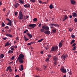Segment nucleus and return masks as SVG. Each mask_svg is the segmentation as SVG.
Returning <instances> with one entry per match:
<instances>
[{"label":"nucleus","instance_id":"obj_1","mask_svg":"<svg viewBox=\"0 0 77 77\" xmlns=\"http://www.w3.org/2000/svg\"><path fill=\"white\" fill-rule=\"evenodd\" d=\"M49 26H51L50 27L51 28L52 32H54V33H55L56 32L57 29L56 28H55L54 26H58L59 27V25L57 24V23H51L49 24Z\"/></svg>","mask_w":77,"mask_h":77},{"label":"nucleus","instance_id":"obj_2","mask_svg":"<svg viewBox=\"0 0 77 77\" xmlns=\"http://www.w3.org/2000/svg\"><path fill=\"white\" fill-rule=\"evenodd\" d=\"M24 57V55H23V54L22 53H21L19 55L17 58V60H19V62H20V63H22L23 64V63L24 62V61L23 60V58Z\"/></svg>","mask_w":77,"mask_h":77},{"label":"nucleus","instance_id":"obj_3","mask_svg":"<svg viewBox=\"0 0 77 77\" xmlns=\"http://www.w3.org/2000/svg\"><path fill=\"white\" fill-rule=\"evenodd\" d=\"M18 18L19 20H21V19H23V14H22V12L21 11H20L19 12V15L18 16Z\"/></svg>","mask_w":77,"mask_h":77},{"label":"nucleus","instance_id":"obj_4","mask_svg":"<svg viewBox=\"0 0 77 77\" xmlns=\"http://www.w3.org/2000/svg\"><path fill=\"white\" fill-rule=\"evenodd\" d=\"M48 27L47 26H46V25H44L43 26H42V28L41 29H40V32H45V29H48Z\"/></svg>","mask_w":77,"mask_h":77},{"label":"nucleus","instance_id":"obj_5","mask_svg":"<svg viewBox=\"0 0 77 77\" xmlns=\"http://www.w3.org/2000/svg\"><path fill=\"white\" fill-rule=\"evenodd\" d=\"M58 49V46L57 45H55V46H52L51 49L50 51H57Z\"/></svg>","mask_w":77,"mask_h":77},{"label":"nucleus","instance_id":"obj_6","mask_svg":"<svg viewBox=\"0 0 77 77\" xmlns=\"http://www.w3.org/2000/svg\"><path fill=\"white\" fill-rule=\"evenodd\" d=\"M46 26L48 27V29H45V30L44 32V33H45V34H48V35H49L50 33V30H49V27L48 26Z\"/></svg>","mask_w":77,"mask_h":77},{"label":"nucleus","instance_id":"obj_7","mask_svg":"<svg viewBox=\"0 0 77 77\" xmlns=\"http://www.w3.org/2000/svg\"><path fill=\"white\" fill-rule=\"evenodd\" d=\"M28 26H29V27H32V28H34L35 27V26H36V24H32V23H31V24H29L28 25Z\"/></svg>","mask_w":77,"mask_h":77},{"label":"nucleus","instance_id":"obj_8","mask_svg":"<svg viewBox=\"0 0 77 77\" xmlns=\"http://www.w3.org/2000/svg\"><path fill=\"white\" fill-rule=\"evenodd\" d=\"M68 57V55H64V54L63 55H62V56L61 57V58H63V59H64V60H65V58H66V57Z\"/></svg>","mask_w":77,"mask_h":77},{"label":"nucleus","instance_id":"obj_9","mask_svg":"<svg viewBox=\"0 0 77 77\" xmlns=\"http://www.w3.org/2000/svg\"><path fill=\"white\" fill-rule=\"evenodd\" d=\"M67 18H68V16L64 15L63 17V21H65V20H66V19H67Z\"/></svg>","mask_w":77,"mask_h":77},{"label":"nucleus","instance_id":"obj_10","mask_svg":"<svg viewBox=\"0 0 77 77\" xmlns=\"http://www.w3.org/2000/svg\"><path fill=\"white\" fill-rule=\"evenodd\" d=\"M60 70H61V72H63V73H66V69H64V68H61Z\"/></svg>","mask_w":77,"mask_h":77},{"label":"nucleus","instance_id":"obj_11","mask_svg":"<svg viewBox=\"0 0 77 77\" xmlns=\"http://www.w3.org/2000/svg\"><path fill=\"white\" fill-rule=\"evenodd\" d=\"M72 16L74 17H77V14L75 12H74L73 13H72Z\"/></svg>","mask_w":77,"mask_h":77},{"label":"nucleus","instance_id":"obj_12","mask_svg":"<svg viewBox=\"0 0 77 77\" xmlns=\"http://www.w3.org/2000/svg\"><path fill=\"white\" fill-rule=\"evenodd\" d=\"M27 35H28V36L30 38H31L32 37V34H31L30 33H27Z\"/></svg>","mask_w":77,"mask_h":77},{"label":"nucleus","instance_id":"obj_13","mask_svg":"<svg viewBox=\"0 0 77 77\" xmlns=\"http://www.w3.org/2000/svg\"><path fill=\"white\" fill-rule=\"evenodd\" d=\"M7 25H10V26H12V21L11 20L9 19V23H7Z\"/></svg>","mask_w":77,"mask_h":77},{"label":"nucleus","instance_id":"obj_14","mask_svg":"<svg viewBox=\"0 0 77 77\" xmlns=\"http://www.w3.org/2000/svg\"><path fill=\"white\" fill-rule=\"evenodd\" d=\"M13 51H11V50L10 49L9 50L8 52V54H11V53L12 54H13Z\"/></svg>","mask_w":77,"mask_h":77},{"label":"nucleus","instance_id":"obj_15","mask_svg":"<svg viewBox=\"0 0 77 77\" xmlns=\"http://www.w3.org/2000/svg\"><path fill=\"white\" fill-rule=\"evenodd\" d=\"M58 60V58H57V57H55L53 58V60L54 61H57Z\"/></svg>","mask_w":77,"mask_h":77},{"label":"nucleus","instance_id":"obj_16","mask_svg":"<svg viewBox=\"0 0 77 77\" xmlns=\"http://www.w3.org/2000/svg\"><path fill=\"white\" fill-rule=\"evenodd\" d=\"M70 2L72 4H74L76 3V2L75 1V0H70Z\"/></svg>","mask_w":77,"mask_h":77},{"label":"nucleus","instance_id":"obj_17","mask_svg":"<svg viewBox=\"0 0 77 77\" xmlns=\"http://www.w3.org/2000/svg\"><path fill=\"white\" fill-rule=\"evenodd\" d=\"M6 35L7 36H9L10 37H13L12 35H11L10 33H7Z\"/></svg>","mask_w":77,"mask_h":77},{"label":"nucleus","instance_id":"obj_18","mask_svg":"<svg viewBox=\"0 0 77 77\" xmlns=\"http://www.w3.org/2000/svg\"><path fill=\"white\" fill-rule=\"evenodd\" d=\"M5 57V55L4 54H2L0 55V58H3Z\"/></svg>","mask_w":77,"mask_h":77},{"label":"nucleus","instance_id":"obj_19","mask_svg":"<svg viewBox=\"0 0 77 77\" xmlns=\"http://www.w3.org/2000/svg\"><path fill=\"white\" fill-rule=\"evenodd\" d=\"M19 4H18V3H16V4H15V5H14L15 8H17V7H18V6H19Z\"/></svg>","mask_w":77,"mask_h":77},{"label":"nucleus","instance_id":"obj_20","mask_svg":"<svg viewBox=\"0 0 77 77\" xmlns=\"http://www.w3.org/2000/svg\"><path fill=\"white\" fill-rule=\"evenodd\" d=\"M62 45L63 44H62L61 41V42H60L59 43V47H60V48H61V47H62Z\"/></svg>","mask_w":77,"mask_h":77},{"label":"nucleus","instance_id":"obj_21","mask_svg":"<svg viewBox=\"0 0 77 77\" xmlns=\"http://www.w3.org/2000/svg\"><path fill=\"white\" fill-rule=\"evenodd\" d=\"M11 45V43H10L8 42H6V43L5 46H7L9 45Z\"/></svg>","mask_w":77,"mask_h":77},{"label":"nucleus","instance_id":"obj_22","mask_svg":"<svg viewBox=\"0 0 77 77\" xmlns=\"http://www.w3.org/2000/svg\"><path fill=\"white\" fill-rule=\"evenodd\" d=\"M9 72L11 73V72L12 71V69L11 68V67H10V66H9Z\"/></svg>","mask_w":77,"mask_h":77},{"label":"nucleus","instance_id":"obj_23","mask_svg":"<svg viewBox=\"0 0 77 77\" xmlns=\"http://www.w3.org/2000/svg\"><path fill=\"white\" fill-rule=\"evenodd\" d=\"M21 68H19V70H23V65H21Z\"/></svg>","mask_w":77,"mask_h":77},{"label":"nucleus","instance_id":"obj_24","mask_svg":"<svg viewBox=\"0 0 77 77\" xmlns=\"http://www.w3.org/2000/svg\"><path fill=\"white\" fill-rule=\"evenodd\" d=\"M24 39H25V41H27L28 40H29V39H28V38H27L25 36H24Z\"/></svg>","mask_w":77,"mask_h":77},{"label":"nucleus","instance_id":"obj_25","mask_svg":"<svg viewBox=\"0 0 77 77\" xmlns=\"http://www.w3.org/2000/svg\"><path fill=\"white\" fill-rule=\"evenodd\" d=\"M19 2H20V3H22V4H24L25 2L23 1V0H19Z\"/></svg>","mask_w":77,"mask_h":77},{"label":"nucleus","instance_id":"obj_26","mask_svg":"<svg viewBox=\"0 0 77 77\" xmlns=\"http://www.w3.org/2000/svg\"><path fill=\"white\" fill-rule=\"evenodd\" d=\"M49 8H50L51 9L53 8V5L52 4H51V5H50L49 6Z\"/></svg>","mask_w":77,"mask_h":77},{"label":"nucleus","instance_id":"obj_27","mask_svg":"<svg viewBox=\"0 0 77 77\" xmlns=\"http://www.w3.org/2000/svg\"><path fill=\"white\" fill-rule=\"evenodd\" d=\"M43 40V39H39V40H38V42H41Z\"/></svg>","mask_w":77,"mask_h":77},{"label":"nucleus","instance_id":"obj_28","mask_svg":"<svg viewBox=\"0 0 77 77\" xmlns=\"http://www.w3.org/2000/svg\"><path fill=\"white\" fill-rule=\"evenodd\" d=\"M37 20V18H36L33 19V21H36Z\"/></svg>","mask_w":77,"mask_h":77},{"label":"nucleus","instance_id":"obj_29","mask_svg":"<svg viewBox=\"0 0 77 77\" xmlns=\"http://www.w3.org/2000/svg\"><path fill=\"white\" fill-rule=\"evenodd\" d=\"M5 26V24L4 23V22H2V26Z\"/></svg>","mask_w":77,"mask_h":77},{"label":"nucleus","instance_id":"obj_30","mask_svg":"<svg viewBox=\"0 0 77 77\" xmlns=\"http://www.w3.org/2000/svg\"><path fill=\"white\" fill-rule=\"evenodd\" d=\"M11 51H13V50H14V48H13V45H12V47H11Z\"/></svg>","mask_w":77,"mask_h":77},{"label":"nucleus","instance_id":"obj_31","mask_svg":"<svg viewBox=\"0 0 77 77\" xmlns=\"http://www.w3.org/2000/svg\"><path fill=\"white\" fill-rule=\"evenodd\" d=\"M28 32V29H26V30L24 31V33H26V32Z\"/></svg>","mask_w":77,"mask_h":77},{"label":"nucleus","instance_id":"obj_32","mask_svg":"<svg viewBox=\"0 0 77 77\" xmlns=\"http://www.w3.org/2000/svg\"><path fill=\"white\" fill-rule=\"evenodd\" d=\"M75 42V39H73V40H72V42H71V44H72L73 42Z\"/></svg>","mask_w":77,"mask_h":77},{"label":"nucleus","instance_id":"obj_33","mask_svg":"<svg viewBox=\"0 0 77 77\" xmlns=\"http://www.w3.org/2000/svg\"><path fill=\"white\" fill-rule=\"evenodd\" d=\"M30 5L29 4H27V8H30Z\"/></svg>","mask_w":77,"mask_h":77},{"label":"nucleus","instance_id":"obj_34","mask_svg":"<svg viewBox=\"0 0 77 77\" xmlns=\"http://www.w3.org/2000/svg\"><path fill=\"white\" fill-rule=\"evenodd\" d=\"M49 58H46V60L45 61L47 62H48V61H49Z\"/></svg>","mask_w":77,"mask_h":77},{"label":"nucleus","instance_id":"obj_35","mask_svg":"<svg viewBox=\"0 0 77 77\" xmlns=\"http://www.w3.org/2000/svg\"><path fill=\"white\" fill-rule=\"evenodd\" d=\"M76 46H75H75L73 48L72 50H75V49H76Z\"/></svg>","mask_w":77,"mask_h":77},{"label":"nucleus","instance_id":"obj_36","mask_svg":"<svg viewBox=\"0 0 77 77\" xmlns=\"http://www.w3.org/2000/svg\"><path fill=\"white\" fill-rule=\"evenodd\" d=\"M68 30L70 31V32H71L72 30V29H71V28H69Z\"/></svg>","mask_w":77,"mask_h":77},{"label":"nucleus","instance_id":"obj_37","mask_svg":"<svg viewBox=\"0 0 77 77\" xmlns=\"http://www.w3.org/2000/svg\"><path fill=\"white\" fill-rule=\"evenodd\" d=\"M74 20L75 22H77V18H75Z\"/></svg>","mask_w":77,"mask_h":77},{"label":"nucleus","instance_id":"obj_38","mask_svg":"<svg viewBox=\"0 0 77 77\" xmlns=\"http://www.w3.org/2000/svg\"><path fill=\"white\" fill-rule=\"evenodd\" d=\"M17 13H18L17 11H16V12H15V16H17Z\"/></svg>","mask_w":77,"mask_h":77},{"label":"nucleus","instance_id":"obj_39","mask_svg":"<svg viewBox=\"0 0 77 77\" xmlns=\"http://www.w3.org/2000/svg\"><path fill=\"white\" fill-rule=\"evenodd\" d=\"M31 2H35V0H30Z\"/></svg>","mask_w":77,"mask_h":77},{"label":"nucleus","instance_id":"obj_40","mask_svg":"<svg viewBox=\"0 0 77 77\" xmlns=\"http://www.w3.org/2000/svg\"><path fill=\"white\" fill-rule=\"evenodd\" d=\"M57 64V62H54V66H56V65Z\"/></svg>","mask_w":77,"mask_h":77},{"label":"nucleus","instance_id":"obj_41","mask_svg":"<svg viewBox=\"0 0 77 77\" xmlns=\"http://www.w3.org/2000/svg\"><path fill=\"white\" fill-rule=\"evenodd\" d=\"M9 67H8L7 68V71H8V70H9Z\"/></svg>","mask_w":77,"mask_h":77},{"label":"nucleus","instance_id":"obj_42","mask_svg":"<svg viewBox=\"0 0 77 77\" xmlns=\"http://www.w3.org/2000/svg\"><path fill=\"white\" fill-rule=\"evenodd\" d=\"M14 56H12V57L11 58V60H14Z\"/></svg>","mask_w":77,"mask_h":77},{"label":"nucleus","instance_id":"obj_43","mask_svg":"<svg viewBox=\"0 0 77 77\" xmlns=\"http://www.w3.org/2000/svg\"><path fill=\"white\" fill-rule=\"evenodd\" d=\"M69 73H70V75H72V71H70L69 72H68Z\"/></svg>","mask_w":77,"mask_h":77},{"label":"nucleus","instance_id":"obj_44","mask_svg":"<svg viewBox=\"0 0 77 77\" xmlns=\"http://www.w3.org/2000/svg\"><path fill=\"white\" fill-rule=\"evenodd\" d=\"M8 31L9 32H11V29H8Z\"/></svg>","mask_w":77,"mask_h":77},{"label":"nucleus","instance_id":"obj_45","mask_svg":"<svg viewBox=\"0 0 77 77\" xmlns=\"http://www.w3.org/2000/svg\"><path fill=\"white\" fill-rule=\"evenodd\" d=\"M44 48H45L46 50H48V48H47V47H46V46H44Z\"/></svg>","mask_w":77,"mask_h":77},{"label":"nucleus","instance_id":"obj_46","mask_svg":"<svg viewBox=\"0 0 77 77\" xmlns=\"http://www.w3.org/2000/svg\"><path fill=\"white\" fill-rule=\"evenodd\" d=\"M24 7L25 8H27V4H26V5H24Z\"/></svg>","mask_w":77,"mask_h":77},{"label":"nucleus","instance_id":"obj_47","mask_svg":"<svg viewBox=\"0 0 77 77\" xmlns=\"http://www.w3.org/2000/svg\"><path fill=\"white\" fill-rule=\"evenodd\" d=\"M36 69L37 70H38L39 71H40V70H41L40 69H39V67H37V68H36Z\"/></svg>","mask_w":77,"mask_h":77},{"label":"nucleus","instance_id":"obj_48","mask_svg":"<svg viewBox=\"0 0 77 77\" xmlns=\"http://www.w3.org/2000/svg\"><path fill=\"white\" fill-rule=\"evenodd\" d=\"M40 53H41V54H44V52L43 51H41Z\"/></svg>","mask_w":77,"mask_h":77},{"label":"nucleus","instance_id":"obj_49","mask_svg":"<svg viewBox=\"0 0 77 77\" xmlns=\"http://www.w3.org/2000/svg\"><path fill=\"white\" fill-rule=\"evenodd\" d=\"M72 38H74V37H75V35H72Z\"/></svg>","mask_w":77,"mask_h":77},{"label":"nucleus","instance_id":"obj_50","mask_svg":"<svg viewBox=\"0 0 77 77\" xmlns=\"http://www.w3.org/2000/svg\"><path fill=\"white\" fill-rule=\"evenodd\" d=\"M76 45V43H73L72 45V46H74V47L75 46V45Z\"/></svg>","mask_w":77,"mask_h":77},{"label":"nucleus","instance_id":"obj_51","mask_svg":"<svg viewBox=\"0 0 77 77\" xmlns=\"http://www.w3.org/2000/svg\"><path fill=\"white\" fill-rule=\"evenodd\" d=\"M46 22L48 21V19L47 18L46 19Z\"/></svg>","mask_w":77,"mask_h":77},{"label":"nucleus","instance_id":"obj_52","mask_svg":"<svg viewBox=\"0 0 77 77\" xmlns=\"http://www.w3.org/2000/svg\"><path fill=\"white\" fill-rule=\"evenodd\" d=\"M16 39L17 40H18L19 39L18 36H17V37H16Z\"/></svg>","mask_w":77,"mask_h":77},{"label":"nucleus","instance_id":"obj_53","mask_svg":"<svg viewBox=\"0 0 77 77\" xmlns=\"http://www.w3.org/2000/svg\"><path fill=\"white\" fill-rule=\"evenodd\" d=\"M5 28H6V29H8V28H9V26H6L5 27Z\"/></svg>","mask_w":77,"mask_h":77},{"label":"nucleus","instance_id":"obj_54","mask_svg":"<svg viewBox=\"0 0 77 77\" xmlns=\"http://www.w3.org/2000/svg\"><path fill=\"white\" fill-rule=\"evenodd\" d=\"M3 39L4 40H5L6 39H7V37H5V38H3Z\"/></svg>","mask_w":77,"mask_h":77},{"label":"nucleus","instance_id":"obj_55","mask_svg":"<svg viewBox=\"0 0 77 77\" xmlns=\"http://www.w3.org/2000/svg\"><path fill=\"white\" fill-rule=\"evenodd\" d=\"M39 3H42V2L41 1V0H40L39 1Z\"/></svg>","mask_w":77,"mask_h":77},{"label":"nucleus","instance_id":"obj_56","mask_svg":"<svg viewBox=\"0 0 77 77\" xmlns=\"http://www.w3.org/2000/svg\"><path fill=\"white\" fill-rule=\"evenodd\" d=\"M48 57H51V55H48Z\"/></svg>","mask_w":77,"mask_h":77},{"label":"nucleus","instance_id":"obj_57","mask_svg":"<svg viewBox=\"0 0 77 77\" xmlns=\"http://www.w3.org/2000/svg\"><path fill=\"white\" fill-rule=\"evenodd\" d=\"M41 26V23H39V26L40 27Z\"/></svg>","mask_w":77,"mask_h":77},{"label":"nucleus","instance_id":"obj_58","mask_svg":"<svg viewBox=\"0 0 77 77\" xmlns=\"http://www.w3.org/2000/svg\"><path fill=\"white\" fill-rule=\"evenodd\" d=\"M61 43L62 44V43H63L64 42V41L61 40Z\"/></svg>","mask_w":77,"mask_h":77},{"label":"nucleus","instance_id":"obj_59","mask_svg":"<svg viewBox=\"0 0 77 77\" xmlns=\"http://www.w3.org/2000/svg\"><path fill=\"white\" fill-rule=\"evenodd\" d=\"M10 11H8V13H7V14L8 15L9 14H10Z\"/></svg>","mask_w":77,"mask_h":77},{"label":"nucleus","instance_id":"obj_60","mask_svg":"<svg viewBox=\"0 0 77 77\" xmlns=\"http://www.w3.org/2000/svg\"><path fill=\"white\" fill-rule=\"evenodd\" d=\"M69 17L70 18H72V15H69Z\"/></svg>","mask_w":77,"mask_h":77},{"label":"nucleus","instance_id":"obj_61","mask_svg":"<svg viewBox=\"0 0 77 77\" xmlns=\"http://www.w3.org/2000/svg\"><path fill=\"white\" fill-rule=\"evenodd\" d=\"M14 48H17V46H16V45H14Z\"/></svg>","mask_w":77,"mask_h":77},{"label":"nucleus","instance_id":"obj_62","mask_svg":"<svg viewBox=\"0 0 77 77\" xmlns=\"http://www.w3.org/2000/svg\"><path fill=\"white\" fill-rule=\"evenodd\" d=\"M43 67H45V68H46L47 67V66H46L45 65H43Z\"/></svg>","mask_w":77,"mask_h":77},{"label":"nucleus","instance_id":"obj_63","mask_svg":"<svg viewBox=\"0 0 77 77\" xmlns=\"http://www.w3.org/2000/svg\"><path fill=\"white\" fill-rule=\"evenodd\" d=\"M15 77H19V75H16Z\"/></svg>","mask_w":77,"mask_h":77},{"label":"nucleus","instance_id":"obj_64","mask_svg":"<svg viewBox=\"0 0 77 77\" xmlns=\"http://www.w3.org/2000/svg\"><path fill=\"white\" fill-rule=\"evenodd\" d=\"M3 10L4 11H5V8H4L3 9Z\"/></svg>","mask_w":77,"mask_h":77}]
</instances>
